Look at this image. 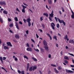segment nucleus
Returning <instances> with one entry per match:
<instances>
[{"label": "nucleus", "mask_w": 74, "mask_h": 74, "mask_svg": "<svg viewBox=\"0 0 74 74\" xmlns=\"http://www.w3.org/2000/svg\"><path fill=\"white\" fill-rule=\"evenodd\" d=\"M31 41H32L33 42H34V43L35 42V41H34V40L32 39H31Z\"/></svg>", "instance_id": "59"}, {"label": "nucleus", "mask_w": 74, "mask_h": 74, "mask_svg": "<svg viewBox=\"0 0 74 74\" xmlns=\"http://www.w3.org/2000/svg\"><path fill=\"white\" fill-rule=\"evenodd\" d=\"M51 26L52 27V29L53 30H55V25L53 23H52L51 24Z\"/></svg>", "instance_id": "2"}, {"label": "nucleus", "mask_w": 74, "mask_h": 74, "mask_svg": "<svg viewBox=\"0 0 74 74\" xmlns=\"http://www.w3.org/2000/svg\"><path fill=\"white\" fill-rule=\"evenodd\" d=\"M66 71L67 73H73L74 71H72L70 70H68L67 69H66Z\"/></svg>", "instance_id": "3"}, {"label": "nucleus", "mask_w": 74, "mask_h": 74, "mask_svg": "<svg viewBox=\"0 0 74 74\" xmlns=\"http://www.w3.org/2000/svg\"><path fill=\"white\" fill-rule=\"evenodd\" d=\"M54 70L55 71L56 73H59V71H58L56 68L54 69Z\"/></svg>", "instance_id": "20"}, {"label": "nucleus", "mask_w": 74, "mask_h": 74, "mask_svg": "<svg viewBox=\"0 0 74 74\" xmlns=\"http://www.w3.org/2000/svg\"><path fill=\"white\" fill-rule=\"evenodd\" d=\"M42 20H43V17H40V21H42Z\"/></svg>", "instance_id": "38"}, {"label": "nucleus", "mask_w": 74, "mask_h": 74, "mask_svg": "<svg viewBox=\"0 0 74 74\" xmlns=\"http://www.w3.org/2000/svg\"><path fill=\"white\" fill-rule=\"evenodd\" d=\"M23 21L24 23H26V21H27V19L26 20V19L24 18L23 19Z\"/></svg>", "instance_id": "33"}, {"label": "nucleus", "mask_w": 74, "mask_h": 74, "mask_svg": "<svg viewBox=\"0 0 74 74\" xmlns=\"http://www.w3.org/2000/svg\"><path fill=\"white\" fill-rule=\"evenodd\" d=\"M62 67L60 66H59L58 67V70H62Z\"/></svg>", "instance_id": "26"}, {"label": "nucleus", "mask_w": 74, "mask_h": 74, "mask_svg": "<svg viewBox=\"0 0 74 74\" xmlns=\"http://www.w3.org/2000/svg\"><path fill=\"white\" fill-rule=\"evenodd\" d=\"M0 21L1 23H3V19H2V18H0Z\"/></svg>", "instance_id": "40"}, {"label": "nucleus", "mask_w": 74, "mask_h": 74, "mask_svg": "<svg viewBox=\"0 0 74 74\" xmlns=\"http://www.w3.org/2000/svg\"><path fill=\"white\" fill-rule=\"evenodd\" d=\"M26 34H29V31L28 30H27L26 31Z\"/></svg>", "instance_id": "46"}, {"label": "nucleus", "mask_w": 74, "mask_h": 74, "mask_svg": "<svg viewBox=\"0 0 74 74\" xmlns=\"http://www.w3.org/2000/svg\"><path fill=\"white\" fill-rule=\"evenodd\" d=\"M21 6L23 7V9H24L25 10V8H27V6H25L23 5H22Z\"/></svg>", "instance_id": "24"}, {"label": "nucleus", "mask_w": 74, "mask_h": 74, "mask_svg": "<svg viewBox=\"0 0 74 74\" xmlns=\"http://www.w3.org/2000/svg\"><path fill=\"white\" fill-rule=\"evenodd\" d=\"M55 19H56V21L57 22H58V20L57 19V18H56V17H55Z\"/></svg>", "instance_id": "60"}, {"label": "nucleus", "mask_w": 74, "mask_h": 74, "mask_svg": "<svg viewBox=\"0 0 74 74\" xmlns=\"http://www.w3.org/2000/svg\"><path fill=\"white\" fill-rule=\"evenodd\" d=\"M44 47L46 51H48V50H49V48H48V47L47 46H45Z\"/></svg>", "instance_id": "15"}, {"label": "nucleus", "mask_w": 74, "mask_h": 74, "mask_svg": "<svg viewBox=\"0 0 74 74\" xmlns=\"http://www.w3.org/2000/svg\"><path fill=\"white\" fill-rule=\"evenodd\" d=\"M69 43H73V44H74V41L73 40H69Z\"/></svg>", "instance_id": "12"}, {"label": "nucleus", "mask_w": 74, "mask_h": 74, "mask_svg": "<svg viewBox=\"0 0 74 74\" xmlns=\"http://www.w3.org/2000/svg\"><path fill=\"white\" fill-rule=\"evenodd\" d=\"M28 23V26L29 27H30V26H31V23L30 22Z\"/></svg>", "instance_id": "31"}, {"label": "nucleus", "mask_w": 74, "mask_h": 74, "mask_svg": "<svg viewBox=\"0 0 74 74\" xmlns=\"http://www.w3.org/2000/svg\"><path fill=\"white\" fill-rule=\"evenodd\" d=\"M14 19L15 20V21L17 22V21H18V18H17L16 17H15V18H14Z\"/></svg>", "instance_id": "30"}, {"label": "nucleus", "mask_w": 74, "mask_h": 74, "mask_svg": "<svg viewBox=\"0 0 74 74\" xmlns=\"http://www.w3.org/2000/svg\"><path fill=\"white\" fill-rule=\"evenodd\" d=\"M71 67H74V65H71Z\"/></svg>", "instance_id": "64"}, {"label": "nucleus", "mask_w": 74, "mask_h": 74, "mask_svg": "<svg viewBox=\"0 0 74 74\" xmlns=\"http://www.w3.org/2000/svg\"><path fill=\"white\" fill-rule=\"evenodd\" d=\"M49 37L50 39L51 40H52V37H51V35H50V34H46Z\"/></svg>", "instance_id": "14"}, {"label": "nucleus", "mask_w": 74, "mask_h": 74, "mask_svg": "<svg viewBox=\"0 0 74 74\" xmlns=\"http://www.w3.org/2000/svg\"><path fill=\"white\" fill-rule=\"evenodd\" d=\"M67 38H68V36H67V35H66L65 37L64 38V40H66V39H67Z\"/></svg>", "instance_id": "29"}, {"label": "nucleus", "mask_w": 74, "mask_h": 74, "mask_svg": "<svg viewBox=\"0 0 74 74\" xmlns=\"http://www.w3.org/2000/svg\"><path fill=\"white\" fill-rule=\"evenodd\" d=\"M51 71H49V72L48 73V74H51Z\"/></svg>", "instance_id": "63"}, {"label": "nucleus", "mask_w": 74, "mask_h": 74, "mask_svg": "<svg viewBox=\"0 0 74 74\" xmlns=\"http://www.w3.org/2000/svg\"><path fill=\"white\" fill-rule=\"evenodd\" d=\"M13 41H14V42H17V41L16 40V39H14Z\"/></svg>", "instance_id": "57"}, {"label": "nucleus", "mask_w": 74, "mask_h": 74, "mask_svg": "<svg viewBox=\"0 0 74 74\" xmlns=\"http://www.w3.org/2000/svg\"><path fill=\"white\" fill-rule=\"evenodd\" d=\"M51 66L52 67H56V65L53 64H51Z\"/></svg>", "instance_id": "42"}, {"label": "nucleus", "mask_w": 74, "mask_h": 74, "mask_svg": "<svg viewBox=\"0 0 74 74\" xmlns=\"http://www.w3.org/2000/svg\"><path fill=\"white\" fill-rule=\"evenodd\" d=\"M16 10L17 11H18V12H20V11H19V9H18V8H17L16 9Z\"/></svg>", "instance_id": "56"}, {"label": "nucleus", "mask_w": 74, "mask_h": 74, "mask_svg": "<svg viewBox=\"0 0 74 74\" xmlns=\"http://www.w3.org/2000/svg\"><path fill=\"white\" fill-rule=\"evenodd\" d=\"M30 21H31V19H30V18H28L27 19V22H28V23L29 22H30Z\"/></svg>", "instance_id": "9"}, {"label": "nucleus", "mask_w": 74, "mask_h": 74, "mask_svg": "<svg viewBox=\"0 0 74 74\" xmlns=\"http://www.w3.org/2000/svg\"><path fill=\"white\" fill-rule=\"evenodd\" d=\"M29 68V63H28L27 64V69H26L27 71H28Z\"/></svg>", "instance_id": "18"}, {"label": "nucleus", "mask_w": 74, "mask_h": 74, "mask_svg": "<svg viewBox=\"0 0 74 74\" xmlns=\"http://www.w3.org/2000/svg\"><path fill=\"white\" fill-rule=\"evenodd\" d=\"M10 27H13V24H11L10 25Z\"/></svg>", "instance_id": "41"}, {"label": "nucleus", "mask_w": 74, "mask_h": 74, "mask_svg": "<svg viewBox=\"0 0 74 74\" xmlns=\"http://www.w3.org/2000/svg\"><path fill=\"white\" fill-rule=\"evenodd\" d=\"M32 59L34 61H35V62H36V61H37V60L36 58H34V57H32Z\"/></svg>", "instance_id": "19"}, {"label": "nucleus", "mask_w": 74, "mask_h": 74, "mask_svg": "<svg viewBox=\"0 0 74 74\" xmlns=\"http://www.w3.org/2000/svg\"><path fill=\"white\" fill-rule=\"evenodd\" d=\"M15 37L16 38H19V36L18 34H16L15 35Z\"/></svg>", "instance_id": "13"}, {"label": "nucleus", "mask_w": 74, "mask_h": 74, "mask_svg": "<svg viewBox=\"0 0 74 74\" xmlns=\"http://www.w3.org/2000/svg\"><path fill=\"white\" fill-rule=\"evenodd\" d=\"M43 43L45 46H47V42L45 40H44L43 41Z\"/></svg>", "instance_id": "7"}, {"label": "nucleus", "mask_w": 74, "mask_h": 74, "mask_svg": "<svg viewBox=\"0 0 74 74\" xmlns=\"http://www.w3.org/2000/svg\"><path fill=\"white\" fill-rule=\"evenodd\" d=\"M64 62L65 63H66V64H67V63H69L68 61H67L66 60H64Z\"/></svg>", "instance_id": "43"}, {"label": "nucleus", "mask_w": 74, "mask_h": 74, "mask_svg": "<svg viewBox=\"0 0 74 74\" xmlns=\"http://www.w3.org/2000/svg\"><path fill=\"white\" fill-rule=\"evenodd\" d=\"M43 15L44 16H46L47 17H48V14L47 13H44Z\"/></svg>", "instance_id": "21"}, {"label": "nucleus", "mask_w": 74, "mask_h": 74, "mask_svg": "<svg viewBox=\"0 0 74 74\" xmlns=\"http://www.w3.org/2000/svg\"><path fill=\"white\" fill-rule=\"evenodd\" d=\"M3 13L4 14H8V12H7L6 10H4L3 11Z\"/></svg>", "instance_id": "23"}, {"label": "nucleus", "mask_w": 74, "mask_h": 74, "mask_svg": "<svg viewBox=\"0 0 74 74\" xmlns=\"http://www.w3.org/2000/svg\"><path fill=\"white\" fill-rule=\"evenodd\" d=\"M57 19L58 20V21L59 22H60V23H63V22L64 21L63 20H60L59 18H57Z\"/></svg>", "instance_id": "8"}, {"label": "nucleus", "mask_w": 74, "mask_h": 74, "mask_svg": "<svg viewBox=\"0 0 74 74\" xmlns=\"http://www.w3.org/2000/svg\"><path fill=\"white\" fill-rule=\"evenodd\" d=\"M6 59V58L4 57H3V60H5Z\"/></svg>", "instance_id": "51"}, {"label": "nucleus", "mask_w": 74, "mask_h": 74, "mask_svg": "<svg viewBox=\"0 0 74 74\" xmlns=\"http://www.w3.org/2000/svg\"><path fill=\"white\" fill-rule=\"evenodd\" d=\"M69 55H71V56H73V57L74 56V55L73 54H71V53H69Z\"/></svg>", "instance_id": "44"}, {"label": "nucleus", "mask_w": 74, "mask_h": 74, "mask_svg": "<svg viewBox=\"0 0 74 74\" xmlns=\"http://www.w3.org/2000/svg\"><path fill=\"white\" fill-rule=\"evenodd\" d=\"M14 60H15V61H17L18 59H17V58H15L14 59Z\"/></svg>", "instance_id": "62"}, {"label": "nucleus", "mask_w": 74, "mask_h": 74, "mask_svg": "<svg viewBox=\"0 0 74 74\" xmlns=\"http://www.w3.org/2000/svg\"><path fill=\"white\" fill-rule=\"evenodd\" d=\"M0 60L1 61V63L3 64L4 62H3V58H2V57H0Z\"/></svg>", "instance_id": "16"}, {"label": "nucleus", "mask_w": 74, "mask_h": 74, "mask_svg": "<svg viewBox=\"0 0 74 74\" xmlns=\"http://www.w3.org/2000/svg\"><path fill=\"white\" fill-rule=\"evenodd\" d=\"M16 26L17 29L18 30H19V27H18V23L17 22H16Z\"/></svg>", "instance_id": "10"}, {"label": "nucleus", "mask_w": 74, "mask_h": 74, "mask_svg": "<svg viewBox=\"0 0 74 74\" xmlns=\"http://www.w3.org/2000/svg\"><path fill=\"white\" fill-rule=\"evenodd\" d=\"M0 4L1 5H3V4L5 5H6V3L4 1H1L0 2Z\"/></svg>", "instance_id": "6"}, {"label": "nucleus", "mask_w": 74, "mask_h": 74, "mask_svg": "<svg viewBox=\"0 0 74 74\" xmlns=\"http://www.w3.org/2000/svg\"><path fill=\"white\" fill-rule=\"evenodd\" d=\"M22 12H23L24 13H25V9H23L22 10Z\"/></svg>", "instance_id": "35"}, {"label": "nucleus", "mask_w": 74, "mask_h": 74, "mask_svg": "<svg viewBox=\"0 0 74 74\" xmlns=\"http://www.w3.org/2000/svg\"><path fill=\"white\" fill-rule=\"evenodd\" d=\"M57 27L58 29H59V27H60V25H59V23H58L57 25Z\"/></svg>", "instance_id": "36"}, {"label": "nucleus", "mask_w": 74, "mask_h": 74, "mask_svg": "<svg viewBox=\"0 0 74 74\" xmlns=\"http://www.w3.org/2000/svg\"><path fill=\"white\" fill-rule=\"evenodd\" d=\"M48 0V3L49 4H52V0Z\"/></svg>", "instance_id": "17"}, {"label": "nucleus", "mask_w": 74, "mask_h": 74, "mask_svg": "<svg viewBox=\"0 0 74 74\" xmlns=\"http://www.w3.org/2000/svg\"><path fill=\"white\" fill-rule=\"evenodd\" d=\"M71 18H73V19H74V14H73L71 15Z\"/></svg>", "instance_id": "39"}, {"label": "nucleus", "mask_w": 74, "mask_h": 74, "mask_svg": "<svg viewBox=\"0 0 74 74\" xmlns=\"http://www.w3.org/2000/svg\"><path fill=\"white\" fill-rule=\"evenodd\" d=\"M37 69V66H33V68L32 69L33 71H34L35 70H36Z\"/></svg>", "instance_id": "11"}, {"label": "nucleus", "mask_w": 74, "mask_h": 74, "mask_svg": "<svg viewBox=\"0 0 74 74\" xmlns=\"http://www.w3.org/2000/svg\"><path fill=\"white\" fill-rule=\"evenodd\" d=\"M21 74H25V71H23L21 72Z\"/></svg>", "instance_id": "47"}, {"label": "nucleus", "mask_w": 74, "mask_h": 74, "mask_svg": "<svg viewBox=\"0 0 74 74\" xmlns=\"http://www.w3.org/2000/svg\"><path fill=\"white\" fill-rule=\"evenodd\" d=\"M26 45L27 47H30V46H29V43H27Z\"/></svg>", "instance_id": "49"}, {"label": "nucleus", "mask_w": 74, "mask_h": 74, "mask_svg": "<svg viewBox=\"0 0 74 74\" xmlns=\"http://www.w3.org/2000/svg\"><path fill=\"white\" fill-rule=\"evenodd\" d=\"M64 58L65 59H66V60H69V58L67 56H64Z\"/></svg>", "instance_id": "27"}, {"label": "nucleus", "mask_w": 74, "mask_h": 74, "mask_svg": "<svg viewBox=\"0 0 74 74\" xmlns=\"http://www.w3.org/2000/svg\"><path fill=\"white\" fill-rule=\"evenodd\" d=\"M27 50L28 51L32 52V51H33V49L30 47H28L27 49Z\"/></svg>", "instance_id": "4"}, {"label": "nucleus", "mask_w": 74, "mask_h": 74, "mask_svg": "<svg viewBox=\"0 0 74 74\" xmlns=\"http://www.w3.org/2000/svg\"><path fill=\"white\" fill-rule=\"evenodd\" d=\"M6 44L8 45V46H10L11 47H12V45L11 43V42H7Z\"/></svg>", "instance_id": "5"}, {"label": "nucleus", "mask_w": 74, "mask_h": 74, "mask_svg": "<svg viewBox=\"0 0 74 74\" xmlns=\"http://www.w3.org/2000/svg\"><path fill=\"white\" fill-rule=\"evenodd\" d=\"M9 32L10 33H14V32L11 30H10Z\"/></svg>", "instance_id": "61"}, {"label": "nucleus", "mask_w": 74, "mask_h": 74, "mask_svg": "<svg viewBox=\"0 0 74 74\" xmlns=\"http://www.w3.org/2000/svg\"><path fill=\"white\" fill-rule=\"evenodd\" d=\"M23 4L24 5H26V6H27L28 5L26 4L24 2L23 3Z\"/></svg>", "instance_id": "55"}, {"label": "nucleus", "mask_w": 74, "mask_h": 74, "mask_svg": "<svg viewBox=\"0 0 74 74\" xmlns=\"http://www.w3.org/2000/svg\"><path fill=\"white\" fill-rule=\"evenodd\" d=\"M19 24H20V25H23V23H22V22H21V21H19Z\"/></svg>", "instance_id": "48"}, {"label": "nucleus", "mask_w": 74, "mask_h": 74, "mask_svg": "<svg viewBox=\"0 0 74 74\" xmlns=\"http://www.w3.org/2000/svg\"><path fill=\"white\" fill-rule=\"evenodd\" d=\"M53 38L54 39H55L57 41V36H54L53 37Z\"/></svg>", "instance_id": "25"}, {"label": "nucleus", "mask_w": 74, "mask_h": 74, "mask_svg": "<svg viewBox=\"0 0 74 74\" xmlns=\"http://www.w3.org/2000/svg\"><path fill=\"white\" fill-rule=\"evenodd\" d=\"M24 58H25V59H29V58H27V57L26 56H24Z\"/></svg>", "instance_id": "37"}, {"label": "nucleus", "mask_w": 74, "mask_h": 74, "mask_svg": "<svg viewBox=\"0 0 74 74\" xmlns=\"http://www.w3.org/2000/svg\"><path fill=\"white\" fill-rule=\"evenodd\" d=\"M4 48L5 49H8V47L6 46H4Z\"/></svg>", "instance_id": "28"}, {"label": "nucleus", "mask_w": 74, "mask_h": 74, "mask_svg": "<svg viewBox=\"0 0 74 74\" xmlns=\"http://www.w3.org/2000/svg\"><path fill=\"white\" fill-rule=\"evenodd\" d=\"M33 70V67L31 66L30 68H29V71H32Z\"/></svg>", "instance_id": "22"}, {"label": "nucleus", "mask_w": 74, "mask_h": 74, "mask_svg": "<svg viewBox=\"0 0 74 74\" xmlns=\"http://www.w3.org/2000/svg\"><path fill=\"white\" fill-rule=\"evenodd\" d=\"M36 38H38L39 37V36L37 34H36Z\"/></svg>", "instance_id": "53"}, {"label": "nucleus", "mask_w": 74, "mask_h": 74, "mask_svg": "<svg viewBox=\"0 0 74 74\" xmlns=\"http://www.w3.org/2000/svg\"><path fill=\"white\" fill-rule=\"evenodd\" d=\"M53 10L52 12L51 13V14H49L50 16H49V19L50 21H53L52 18L53 17Z\"/></svg>", "instance_id": "1"}, {"label": "nucleus", "mask_w": 74, "mask_h": 74, "mask_svg": "<svg viewBox=\"0 0 74 74\" xmlns=\"http://www.w3.org/2000/svg\"><path fill=\"white\" fill-rule=\"evenodd\" d=\"M34 50H35V51H37V52H39V50H38V49H34Z\"/></svg>", "instance_id": "54"}, {"label": "nucleus", "mask_w": 74, "mask_h": 74, "mask_svg": "<svg viewBox=\"0 0 74 74\" xmlns=\"http://www.w3.org/2000/svg\"><path fill=\"white\" fill-rule=\"evenodd\" d=\"M42 26L43 29H45V25L44 24H42Z\"/></svg>", "instance_id": "32"}, {"label": "nucleus", "mask_w": 74, "mask_h": 74, "mask_svg": "<svg viewBox=\"0 0 74 74\" xmlns=\"http://www.w3.org/2000/svg\"><path fill=\"white\" fill-rule=\"evenodd\" d=\"M48 56L49 58H51V54H49Z\"/></svg>", "instance_id": "58"}, {"label": "nucleus", "mask_w": 74, "mask_h": 74, "mask_svg": "<svg viewBox=\"0 0 74 74\" xmlns=\"http://www.w3.org/2000/svg\"><path fill=\"white\" fill-rule=\"evenodd\" d=\"M62 23H63V24H64V26H66V23H65L64 22V21H63V22H62Z\"/></svg>", "instance_id": "50"}, {"label": "nucleus", "mask_w": 74, "mask_h": 74, "mask_svg": "<svg viewBox=\"0 0 74 74\" xmlns=\"http://www.w3.org/2000/svg\"><path fill=\"white\" fill-rule=\"evenodd\" d=\"M18 72L19 74H21V72L20 70H18Z\"/></svg>", "instance_id": "52"}, {"label": "nucleus", "mask_w": 74, "mask_h": 74, "mask_svg": "<svg viewBox=\"0 0 74 74\" xmlns=\"http://www.w3.org/2000/svg\"><path fill=\"white\" fill-rule=\"evenodd\" d=\"M40 49L41 52H44V49H43L42 48H40Z\"/></svg>", "instance_id": "34"}, {"label": "nucleus", "mask_w": 74, "mask_h": 74, "mask_svg": "<svg viewBox=\"0 0 74 74\" xmlns=\"http://www.w3.org/2000/svg\"><path fill=\"white\" fill-rule=\"evenodd\" d=\"M8 21H9V22H10V21H12V20L11 18H8Z\"/></svg>", "instance_id": "45"}]
</instances>
